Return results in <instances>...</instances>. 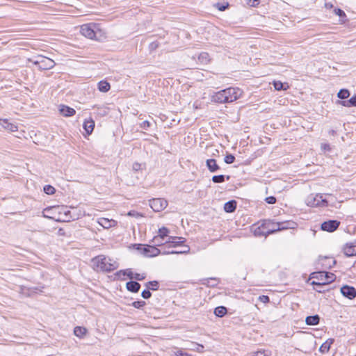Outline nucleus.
<instances>
[{"label":"nucleus","instance_id":"1","mask_svg":"<svg viewBox=\"0 0 356 356\" xmlns=\"http://www.w3.org/2000/svg\"><path fill=\"white\" fill-rule=\"evenodd\" d=\"M91 264L92 268L97 272H111L117 269L119 266L116 261L102 254L92 259Z\"/></svg>","mask_w":356,"mask_h":356},{"label":"nucleus","instance_id":"2","mask_svg":"<svg viewBox=\"0 0 356 356\" xmlns=\"http://www.w3.org/2000/svg\"><path fill=\"white\" fill-rule=\"evenodd\" d=\"M81 33L91 40H102L106 38V33L99 24L88 23L81 26Z\"/></svg>","mask_w":356,"mask_h":356},{"label":"nucleus","instance_id":"3","mask_svg":"<svg viewBox=\"0 0 356 356\" xmlns=\"http://www.w3.org/2000/svg\"><path fill=\"white\" fill-rule=\"evenodd\" d=\"M141 252L143 255L146 257H156L161 254H183L187 253L189 252L190 248L188 246H185V250L183 251H164L161 252V251L158 249L155 245H146L143 248H140Z\"/></svg>","mask_w":356,"mask_h":356},{"label":"nucleus","instance_id":"4","mask_svg":"<svg viewBox=\"0 0 356 356\" xmlns=\"http://www.w3.org/2000/svg\"><path fill=\"white\" fill-rule=\"evenodd\" d=\"M28 61L33 63V65L42 70H50L55 65V62L52 59L41 55L37 56L35 58H29Z\"/></svg>","mask_w":356,"mask_h":356},{"label":"nucleus","instance_id":"5","mask_svg":"<svg viewBox=\"0 0 356 356\" xmlns=\"http://www.w3.org/2000/svg\"><path fill=\"white\" fill-rule=\"evenodd\" d=\"M306 204L309 207H326L327 201L323 194H311L306 199Z\"/></svg>","mask_w":356,"mask_h":356},{"label":"nucleus","instance_id":"6","mask_svg":"<svg viewBox=\"0 0 356 356\" xmlns=\"http://www.w3.org/2000/svg\"><path fill=\"white\" fill-rule=\"evenodd\" d=\"M227 103L233 102L239 99L242 95V91L238 88H228L223 90Z\"/></svg>","mask_w":356,"mask_h":356},{"label":"nucleus","instance_id":"7","mask_svg":"<svg viewBox=\"0 0 356 356\" xmlns=\"http://www.w3.org/2000/svg\"><path fill=\"white\" fill-rule=\"evenodd\" d=\"M149 206L156 212H160L168 206V202L163 198H154L149 201Z\"/></svg>","mask_w":356,"mask_h":356},{"label":"nucleus","instance_id":"8","mask_svg":"<svg viewBox=\"0 0 356 356\" xmlns=\"http://www.w3.org/2000/svg\"><path fill=\"white\" fill-rule=\"evenodd\" d=\"M340 222L336 220H330L325 221L321 224V229L323 231L332 232L335 231L339 226Z\"/></svg>","mask_w":356,"mask_h":356},{"label":"nucleus","instance_id":"9","mask_svg":"<svg viewBox=\"0 0 356 356\" xmlns=\"http://www.w3.org/2000/svg\"><path fill=\"white\" fill-rule=\"evenodd\" d=\"M264 226L266 229V233H267V235L275 233L279 231L280 229L279 227V225L277 222H273L270 220H264Z\"/></svg>","mask_w":356,"mask_h":356},{"label":"nucleus","instance_id":"10","mask_svg":"<svg viewBox=\"0 0 356 356\" xmlns=\"http://www.w3.org/2000/svg\"><path fill=\"white\" fill-rule=\"evenodd\" d=\"M341 294L350 299L353 300L356 297V289L353 286H350L348 285H344L341 288Z\"/></svg>","mask_w":356,"mask_h":356},{"label":"nucleus","instance_id":"11","mask_svg":"<svg viewBox=\"0 0 356 356\" xmlns=\"http://www.w3.org/2000/svg\"><path fill=\"white\" fill-rule=\"evenodd\" d=\"M0 125H1L4 129L10 132H15L18 130L17 125L15 123L10 122L8 119H0Z\"/></svg>","mask_w":356,"mask_h":356},{"label":"nucleus","instance_id":"12","mask_svg":"<svg viewBox=\"0 0 356 356\" xmlns=\"http://www.w3.org/2000/svg\"><path fill=\"white\" fill-rule=\"evenodd\" d=\"M98 223L104 229H109L117 225V221L113 219L101 218L98 220Z\"/></svg>","mask_w":356,"mask_h":356},{"label":"nucleus","instance_id":"13","mask_svg":"<svg viewBox=\"0 0 356 356\" xmlns=\"http://www.w3.org/2000/svg\"><path fill=\"white\" fill-rule=\"evenodd\" d=\"M211 100L216 103H220V104L227 103L226 101V99H225V96L224 95L223 90H221L214 93L211 96Z\"/></svg>","mask_w":356,"mask_h":356},{"label":"nucleus","instance_id":"14","mask_svg":"<svg viewBox=\"0 0 356 356\" xmlns=\"http://www.w3.org/2000/svg\"><path fill=\"white\" fill-rule=\"evenodd\" d=\"M59 111L60 114L65 117H70L76 113V111L73 108L69 107L65 105H60Z\"/></svg>","mask_w":356,"mask_h":356},{"label":"nucleus","instance_id":"15","mask_svg":"<svg viewBox=\"0 0 356 356\" xmlns=\"http://www.w3.org/2000/svg\"><path fill=\"white\" fill-rule=\"evenodd\" d=\"M170 233V230L165 227H162L158 231V234L155 236V240L158 241L159 239L162 240H168V237L170 236L168 234Z\"/></svg>","mask_w":356,"mask_h":356},{"label":"nucleus","instance_id":"16","mask_svg":"<svg viewBox=\"0 0 356 356\" xmlns=\"http://www.w3.org/2000/svg\"><path fill=\"white\" fill-rule=\"evenodd\" d=\"M185 239L184 238L171 236L168 237V240H166L165 243H172V247H177L182 245Z\"/></svg>","mask_w":356,"mask_h":356},{"label":"nucleus","instance_id":"17","mask_svg":"<svg viewBox=\"0 0 356 356\" xmlns=\"http://www.w3.org/2000/svg\"><path fill=\"white\" fill-rule=\"evenodd\" d=\"M206 165L211 172H216L220 169L216 161L213 159H207L206 161Z\"/></svg>","mask_w":356,"mask_h":356},{"label":"nucleus","instance_id":"18","mask_svg":"<svg viewBox=\"0 0 356 356\" xmlns=\"http://www.w3.org/2000/svg\"><path fill=\"white\" fill-rule=\"evenodd\" d=\"M95 127V122L92 118L86 120L83 122V129L86 130L88 134H90Z\"/></svg>","mask_w":356,"mask_h":356},{"label":"nucleus","instance_id":"19","mask_svg":"<svg viewBox=\"0 0 356 356\" xmlns=\"http://www.w3.org/2000/svg\"><path fill=\"white\" fill-rule=\"evenodd\" d=\"M126 287L128 291L133 293H137L140 288V284L137 282L130 281L126 284Z\"/></svg>","mask_w":356,"mask_h":356},{"label":"nucleus","instance_id":"20","mask_svg":"<svg viewBox=\"0 0 356 356\" xmlns=\"http://www.w3.org/2000/svg\"><path fill=\"white\" fill-rule=\"evenodd\" d=\"M343 252L347 257L355 256L356 255V245L346 244L343 248Z\"/></svg>","mask_w":356,"mask_h":356},{"label":"nucleus","instance_id":"21","mask_svg":"<svg viewBox=\"0 0 356 356\" xmlns=\"http://www.w3.org/2000/svg\"><path fill=\"white\" fill-rule=\"evenodd\" d=\"M277 224L279 225V227L280 228L279 231L287 229H293L296 225V223L293 221L279 222H277Z\"/></svg>","mask_w":356,"mask_h":356},{"label":"nucleus","instance_id":"22","mask_svg":"<svg viewBox=\"0 0 356 356\" xmlns=\"http://www.w3.org/2000/svg\"><path fill=\"white\" fill-rule=\"evenodd\" d=\"M320 317L318 315L307 316L305 319L306 324L308 325H316L319 323Z\"/></svg>","mask_w":356,"mask_h":356},{"label":"nucleus","instance_id":"23","mask_svg":"<svg viewBox=\"0 0 356 356\" xmlns=\"http://www.w3.org/2000/svg\"><path fill=\"white\" fill-rule=\"evenodd\" d=\"M339 103L345 107H356V95H353L348 100H345L342 102H339Z\"/></svg>","mask_w":356,"mask_h":356},{"label":"nucleus","instance_id":"24","mask_svg":"<svg viewBox=\"0 0 356 356\" xmlns=\"http://www.w3.org/2000/svg\"><path fill=\"white\" fill-rule=\"evenodd\" d=\"M236 208V202L231 200L226 202L224 205V210L227 213H232L235 211Z\"/></svg>","mask_w":356,"mask_h":356},{"label":"nucleus","instance_id":"25","mask_svg":"<svg viewBox=\"0 0 356 356\" xmlns=\"http://www.w3.org/2000/svg\"><path fill=\"white\" fill-rule=\"evenodd\" d=\"M333 339H328L325 342H324L320 347V352L325 353H327L330 350L331 345L333 343Z\"/></svg>","mask_w":356,"mask_h":356},{"label":"nucleus","instance_id":"26","mask_svg":"<svg viewBox=\"0 0 356 356\" xmlns=\"http://www.w3.org/2000/svg\"><path fill=\"white\" fill-rule=\"evenodd\" d=\"M265 231H266V229L264 228V222H263L260 226H258L257 227H256L254 229V234L256 236H265V237H266L268 235H267V233H266Z\"/></svg>","mask_w":356,"mask_h":356},{"label":"nucleus","instance_id":"27","mask_svg":"<svg viewBox=\"0 0 356 356\" xmlns=\"http://www.w3.org/2000/svg\"><path fill=\"white\" fill-rule=\"evenodd\" d=\"M87 333V329L83 327L76 326L74 329V334L79 338H83Z\"/></svg>","mask_w":356,"mask_h":356},{"label":"nucleus","instance_id":"28","mask_svg":"<svg viewBox=\"0 0 356 356\" xmlns=\"http://www.w3.org/2000/svg\"><path fill=\"white\" fill-rule=\"evenodd\" d=\"M191 346L186 348V349L196 351L197 353H203L204 352V346L196 342H190Z\"/></svg>","mask_w":356,"mask_h":356},{"label":"nucleus","instance_id":"29","mask_svg":"<svg viewBox=\"0 0 356 356\" xmlns=\"http://www.w3.org/2000/svg\"><path fill=\"white\" fill-rule=\"evenodd\" d=\"M334 13L336 15H338L339 19V24H344L346 21V15L343 10L340 8H334Z\"/></svg>","mask_w":356,"mask_h":356},{"label":"nucleus","instance_id":"30","mask_svg":"<svg viewBox=\"0 0 356 356\" xmlns=\"http://www.w3.org/2000/svg\"><path fill=\"white\" fill-rule=\"evenodd\" d=\"M111 88L110 83L106 81H101L98 83V89L100 92H106Z\"/></svg>","mask_w":356,"mask_h":356},{"label":"nucleus","instance_id":"31","mask_svg":"<svg viewBox=\"0 0 356 356\" xmlns=\"http://www.w3.org/2000/svg\"><path fill=\"white\" fill-rule=\"evenodd\" d=\"M324 273H320L321 277H324V279L321 278V280H323L327 284L333 282L335 280V275L333 273H326L323 275Z\"/></svg>","mask_w":356,"mask_h":356},{"label":"nucleus","instance_id":"32","mask_svg":"<svg viewBox=\"0 0 356 356\" xmlns=\"http://www.w3.org/2000/svg\"><path fill=\"white\" fill-rule=\"evenodd\" d=\"M227 313V309L226 307L223 306L218 307L214 310V314L216 316L218 317H222L225 316Z\"/></svg>","mask_w":356,"mask_h":356},{"label":"nucleus","instance_id":"33","mask_svg":"<svg viewBox=\"0 0 356 356\" xmlns=\"http://www.w3.org/2000/svg\"><path fill=\"white\" fill-rule=\"evenodd\" d=\"M350 96V92L347 89H341L337 93V97L341 99H346Z\"/></svg>","mask_w":356,"mask_h":356},{"label":"nucleus","instance_id":"34","mask_svg":"<svg viewBox=\"0 0 356 356\" xmlns=\"http://www.w3.org/2000/svg\"><path fill=\"white\" fill-rule=\"evenodd\" d=\"M116 275L118 276H120L121 275H127L129 279L132 280L134 279V274L133 273L131 269H126L124 270H121L117 272Z\"/></svg>","mask_w":356,"mask_h":356},{"label":"nucleus","instance_id":"35","mask_svg":"<svg viewBox=\"0 0 356 356\" xmlns=\"http://www.w3.org/2000/svg\"><path fill=\"white\" fill-rule=\"evenodd\" d=\"M312 285H316V287L314 288V289L318 291V293H322V292H324L325 291V289H323V287L327 284L325 282H323V283H318V282H316L315 281H312Z\"/></svg>","mask_w":356,"mask_h":356},{"label":"nucleus","instance_id":"36","mask_svg":"<svg viewBox=\"0 0 356 356\" xmlns=\"http://www.w3.org/2000/svg\"><path fill=\"white\" fill-rule=\"evenodd\" d=\"M198 60L202 64H207L209 61V56L207 53L202 52L199 55Z\"/></svg>","mask_w":356,"mask_h":356},{"label":"nucleus","instance_id":"37","mask_svg":"<svg viewBox=\"0 0 356 356\" xmlns=\"http://www.w3.org/2000/svg\"><path fill=\"white\" fill-rule=\"evenodd\" d=\"M145 286L149 290H157L159 288V282L157 281H150L147 282Z\"/></svg>","mask_w":356,"mask_h":356},{"label":"nucleus","instance_id":"38","mask_svg":"<svg viewBox=\"0 0 356 356\" xmlns=\"http://www.w3.org/2000/svg\"><path fill=\"white\" fill-rule=\"evenodd\" d=\"M251 356H270V352L268 350H260L252 353Z\"/></svg>","mask_w":356,"mask_h":356},{"label":"nucleus","instance_id":"39","mask_svg":"<svg viewBox=\"0 0 356 356\" xmlns=\"http://www.w3.org/2000/svg\"><path fill=\"white\" fill-rule=\"evenodd\" d=\"M225 176L222 175H214L213 177H212V181L214 182V183H222L225 181Z\"/></svg>","mask_w":356,"mask_h":356},{"label":"nucleus","instance_id":"40","mask_svg":"<svg viewBox=\"0 0 356 356\" xmlns=\"http://www.w3.org/2000/svg\"><path fill=\"white\" fill-rule=\"evenodd\" d=\"M55 191H56L55 188L50 185H46L44 186V192L46 194L52 195L55 193Z\"/></svg>","mask_w":356,"mask_h":356},{"label":"nucleus","instance_id":"41","mask_svg":"<svg viewBox=\"0 0 356 356\" xmlns=\"http://www.w3.org/2000/svg\"><path fill=\"white\" fill-rule=\"evenodd\" d=\"M235 157L232 154H227L224 159V161L227 164H232L234 162Z\"/></svg>","mask_w":356,"mask_h":356},{"label":"nucleus","instance_id":"42","mask_svg":"<svg viewBox=\"0 0 356 356\" xmlns=\"http://www.w3.org/2000/svg\"><path fill=\"white\" fill-rule=\"evenodd\" d=\"M275 89L276 90H286V88H284V85L281 81H274L273 83Z\"/></svg>","mask_w":356,"mask_h":356},{"label":"nucleus","instance_id":"43","mask_svg":"<svg viewBox=\"0 0 356 356\" xmlns=\"http://www.w3.org/2000/svg\"><path fill=\"white\" fill-rule=\"evenodd\" d=\"M145 305V302L140 300V301H135L132 303V306L135 308L140 309Z\"/></svg>","mask_w":356,"mask_h":356},{"label":"nucleus","instance_id":"44","mask_svg":"<svg viewBox=\"0 0 356 356\" xmlns=\"http://www.w3.org/2000/svg\"><path fill=\"white\" fill-rule=\"evenodd\" d=\"M165 241L166 240H162V239H159L158 241H156V240H155V236L152 239V242L154 243V245H155V246H161L164 244H167V243H165Z\"/></svg>","mask_w":356,"mask_h":356},{"label":"nucleus","instance_id":"45","mask_svg":"<svg viewBox=\"0 0 356 356\" xmlns=\"http://www.w3.org/2000/svg\"><path fill=\"white\" fill-rule=\"evenodd\" d=\"M174 354L175 356H191V355L184 352L181 349H177L176 351L174 352Z\"/></svg>","mask_w":356,"mask_h":356},{"label":"nucleus","instance_id":"46","mask_svg":"<svg viewBox=\"0 0 356 356\" xmlns=\"http://www.w3.org/2000/svg\"><path fill=\"white\" fill-rule=\"evenodd\" d=\"M247 4L251 6H257L260 0H243Z\"/></svg>","mask_w":356,"mask_h":356},{"label":"nucleus","instance_id":"47","mask_svg":"<svg viewBox=\"0 0 356 356\" xmlns=\"http://www.w3.org/2000/svg\"><path fill=\"white\" fill-rule=\"evenodd\" d=\"M151 296H152V293L148 289L147 290H144L141 293V296L144 299H148L151 297Z\"/></svg>","mask_w":356,"mask_h":356},{"label":"nucleus","instance_id":"48","mask_svg":"<svg viewBox=\"0 0 356 356\" xmlns=\"http://www.w3.org/2000/svg\"><path fill=\"white\" fill-rule=\"evenodd\" d=\"M145 277H146V275L144 273H143V274L135 273L134 275V279L138 280V281L143 280Z\"/></svg>","mask_w":356,"mask_h":356},{"label":"nucleus","instance_id":"49","mask_svg":"<svg viewBox=\"0 0 356 356\" xmlns=\"http://www.w3.org/2000/svg\"><path fill=\"white\" fill-rule=\"evenodd\" d=\"M127 215L129 216H132V217H135V218H138V217L142 216V215L140 214L138 212H137L136 211H133V210L129 211Z\"/></svg>","mask_w":356,"mask_h":356},{"label":"nucleus","instance_id":"50","mask_svg":"<svg viewBox=\"0 0 356 356\" xmlns=\"http://www.w3.org/2000/svg\"><path fill=\"white\" fill-rule=\"evenodd\" d=\"M266 201L268 204H275L276 202V198L273 196H269L266 198Z\"/></svg>","mask_w":356,"mask_h":356},{"label":"nucleus","instance_id":"51","mask_svg":"<svg viewBox=\"0 0 356 356\" xmlns=\"http://www.w3.org/2000/svg\"><path fill=\"white\" fill-rule=\"evenodd\" d=\"M150 126V122L147 120L143 122L140 127L143 129H147Z\"/></svg>","mask_w":356,"mask_h":356},{"label":"nucleus","instance_id":"52","mask_svg":"<svg viewBox=\"0 0 356 356\" xmlns=\"http://www.w3.org/2000/svg\"><path fill=\"white\" fill-rule=\"evenodd\" d=\"M259 300L261 302H264V303H267V302H269V300H270L269 297H268V296H264V295H263V296H260L259 297Z\"/></svg>","mask_w":356,"mask_h":356},{"label":"nucleus","instance_id":"53","mask_svg":"<svg viewBox=\"0 0 356 356\" xmlns=\"http://www.w3.org/2000/svg\"><path fill=\"white\" fill-rule=\"evenodd\" d=\"M132 168L134 171H138L141 170V164L139 163H134L132 165Z\"/></svg>","mask_w":356,"mask_h":356},{"label":"nucleus","instance_id":"54","mask_svg":"<svg viewBox=\"0 0 356 356\" xmlns=\"http://www.w3.org/2000/svg\"><path fill=\"white\" fill-rule=\"evenodd\" d=\"M216 8H217L219 10H220V11H223V10H225L227 8L228 4H227L226 6H224V5H221L220 3H217V4L216 5Z\"/></svg>","mask_w":356,"mask_h":356},{"label":"nucleus","instance_id":"55","mask_svg":"<svg viewBox=\"0 0 356 356\" xmlns=\"http://www.w3.org/2000/svg\"><path fill=\"white\" fill-rule=\"evenodd\" d=\"M321 149L324 151H330V145L327 143H322Z\"/></svg>","mask_w":356,"mask_h":356},{"label":"nucleus","instance_id":"56","mask_svg":"<svg viewBox=\"0 0 356 356\" xmlns=\"http://www.w3.org/2000/svg\"><path fill=\"white\" fill-rule=\"evenodd\" d=\"M325 6L327 8H332L333 7V5L332 3H326L325 4Z\"/></svg>","mask_w":356,"mask_h":356},{"label":"nucleus","instance_id":"57","mask_svg":"<svg viewBox=\"0 0 356 356\" xmlns=\"http://www.w3.org/2000/svg\"><path fill=\"white\" fill-rule=\"evenodd\" d=\"M330 134H332V135H334V134H335V131H334V130H331V131H330Z\"/></svg>","mask_w":356,"mask_h":356},{"label":"nucleus","instance_id":"58","mask_svg":"<svg viewBox=\"0 0 356 356\" xmlns=\"http://www.w3.org/2000/svg\"><path fill=\"white\" fill-rule=\"evenodd\" d=\"M229 176H227V180H229Z\"/></svg>","mask_w":356,"mask_h":356}]
</instances>
